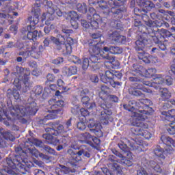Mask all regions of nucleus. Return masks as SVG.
Here are the masks:
<instances>
[{
	"label": "nucleus",
	"mask_w": 175,
	"mask_h": 175,
	"mask_svg": "<svg viewBox=\"0 0 175 175\" xmlns=\"http://www.w3.org/2000/svg\"><path fill=\"white\" fill-rule=\"evenodd\" d=\"M28 151L29 154H31L32 157H35V158H38V157L40 155V153H39V150H38L36 148L33 146L28 148Z\"/></svg>",
	"instance_id": "nucleus-48"
},
{
	"label": "nucleus",
	"mask_w": 175,
	"mask_h": 175,
	"mask_svg": "<svg viewBox=\"0 0 175 175\" xmlns=\"http://www.w3.org/2000/svg\"><path fill=\"white\" fill-rule=\"evenodd\" d=\"M64 62V57H59L52 60V64L54 65H59Z\"/></svg>",
	"instance_id": "nucleus-58"
},
{
	"label": "nucleus",
	"mask_w": 175,
	"mask_h": 175,
	"mask_svg": "<svg viewBox=\"0 0 175 175\" xmlns=\"http://www.w3.org/2000/svg\"><path fill=\"white\" fill-rule=\"evenodd\" d=\"M112 106L111 103H107V101L100 105L101 109H103L100 116V121L103 125H107V124H109L110 116L113 114V111L110 109Z\"/></svg>",
	"instance_id": "nucleus-14"
},
{
	"label": "nucleus",
	"mask_w": 175,
	"mask_h": 175,
	"mask_svg": "<svg viewBox=\"0 0 175 175\" xmlns=\"http://www.w3.org/2000/svg\"><path fill=\"white\" fill-rule=\"evenodd\" d=\"M124 109L125 110H128V111H131L133 113L132 117H133V121H136V120H144V116L142 113H139V110L140 109V104L139 101L136 100H130L128 104H124L123 105Z\"/></svg>",
	"instance_id": "nucleus-13"
},
{
	"label": "nucleus",
	"mask_w": 175,
	"mask_h": 175,
	"mask_svg": "<svg viewBox=\"0 0 175 175\" xmlns=\"http://www.w3.org/2000/svg\"><path fill=\"white\" fill-rule=\"evenodd\" d=\"M99 144H100V139L96 137L92 136L89 146H91V147H98Z\"/></svg>",
	"instance_id": "nucleus-44"
},
{
	"label": "nucleus",
	"mask_w": 175,
	"mask_h": 175,
	"mask_svg": "<svg viewBox=\"0 0 175 175\" xmlns=\"http://www.w3.org/2000/svg\"><path fill=\"white\" fill-rule=\"evenodd\" d=\"M67 76H73L77 73V67L76 66H70L66 69Z\"/></svg>",
	"instance_id": "nucleus-47"
},
{
	"label": "nucleus",
	"mask_w": 175,
	"mask_h": 175,
	"mask_svg": "<svg viewBox=\"0 0 175 175\" xmlns=\"http://www.w3.org/2000/svg\"><path fill=\"white\" fill-rule=\"evenodd\" d=\"M22 47L20 48L21 50H25V51H21L18 53V55H22L23 57H32V58H35L36 59H38L42 57V54L43 53V46L40 45L39 46H36L35 45L30 46L27 42L21 44Z\"/></svg>",
	"instance_id": "nucleus-10"
},
{
	"label": "nucleus",
	"mask_w": 175,
	"mask_h": 175,
	"mask_svg": "<svg viewBox=\"0 0 175 175\" xmlns=\"http://www.w3.org/2000/svg\"><path fill=\"white\" fill-rule=\"evenodd\" d=\"M139 36V40L135 42V50L137 51H142L144 47H146V44H147V42L148 40H152V35H151V31L149 29V32L146 33H137Z\"/></svg>",
	"instance_id": "nucleus-15"
},
{
	"label": "nucleus",
	"mask_w": 175,
	"mask_h": 175,
	"mask_svg": "<svg viewBox=\"0 0 175 175\" xmlns=\"http://www.w3.org/2000/svg\"><path fill=\"white\" fill-rule=\"evenodd\" d=\"M157 73V69L155 68H148L146 69L144 68V74H142V77H148V79H150V77H152Z\"/></svg>",
	"instance_id": "nucleus-42"
},
{
	"label": "nucleus",
	"mask_w": 175,
	"mask_h": 175,
	"mask_svg": "<svg viewBox=\"0 0 175 175\" xmlns=\"http://www.w3.org/2000/svg\"><path fill=\"white\" fill-rule=\"evenodd\" d=\"M55 170H58V172H60V173H62L63 174H69V173H70V170H69V168L61 164L57 165Z\"/></svg>",
	"instance_id": "nucleus-43"
},
{
	"label": "nucleus",
	"mask_w": 175,
	"mask_h": 175,
	"mask_svg": "<svg viewBox=\"0 0 175 175\" xmlns=\"http://www.w3.org/2000/svg\"><path fill=\"white\" fill-rule=\"evenodd\" d=\"M103 51L105 53H110V54H113L114 55H117L118 54H122L123 49L120 46H105L103 48Z\"/></svg>",
	"instance_id": "nucleus-28"
},
{
	"label": "nucleus",
	"mask_w": 175,
	"mask_h": 175,
	"mask_svg": "<svg viewBox=\"0 0 175 175\" xmlns=\"http://www.w3.org/2000/svg\"><path fill=\"white\" fill-rule=\"evenodd\" d=\"M167 131L170 135H175V129L174 127H172L170 124H169V127Z\"/></svg>",
	"instance_id": "nucleus-64"
},
{
	"label": "nucleus",
	"mask_w": 175,
	"mask_h": 175,
	"mask_svg": "<svg viewBox=\"0 0 175 175\" xmlns=\"http://www.w3.org/2000/svg\"><path fill=\"white\" fill-rule=\"evenodd\" d=\"M55 80V77L53 74L49 73L46 75V83H54Z\"/></svg>",
	"instance_id": "nucleus-57"
},
{
	"label": "nucleus",
	"mask_w": 175,
	"mask_h": 175,
	"mask_svg": "<svg viewBox=\"0 0 175 175\" xmlns=\"http://www.w3.org/2000/svg\"><path fill=\"white\" fill-rule=\"evenodd\" d=\"M89 53L91 61H97L100 64L102 59H108L113 68H118L120 62L116 60V57L109 55H103L100 53L99 41H89Z\"/></svg>",
	"instance_id": "nucleus-4"
},
{
	"label": "nucleus",
	"mask_w": 175,
	"mask_h": 175,
	"mask_svg": "<svg viewBox=\"0 0 175 175\" xmlns=\"http://www.w3.org/2000/svg\"><path fill=\"white\" fill-rule=\"evenodd\" d=\"M93 18V21H98V23H101L103 25H106V23L103 22L102 21V18H100V16L98 14H94V15L92 16Z\"/></svg>",
	"instance_id": "nucleus-54"
},
{
	"label": "nucleus",
	"mask_w": 175,
	"mask_h": 175,
	"mask_svg": "<svg viewBox=\"0 0 175 175\" xmlns=\"http://www.w3.org/2000/svg\"><path fill=\"white\" fill-rule=\"evenodd\" d=\"M79 139L81 143H85L86 144H90L91 139H92V135L88 132H85L79 135Z\"/></svg>",
	"instance_id": "nucleus-34"
},
{
	"label": "nucleus",
	"mask_w": 175,
	"mask_h": 175,
	"mask_svg": "<svg viewBox=\"0 0 175 175\" xmlns=\"http://www.w3.org/2000/svg\"><path fill=\"white\" fill-rule=\"evenodd\" d=\"M98 10L100 14H105V16H112L116 17L118 20H114L115 27L116 29H121L122 25L120 18H122V10L120 8V6H122L121 3H116L114 0H108V3L106 1L101 0L98 2Z\"/></svg>",
	"instance_id": "nucleus-2"
},
{
	"label": "nucleus",
	"mask_w": 175,
	"mask_h": 175,
	"mask_svg": "<svg viewBox=\"0 0 175 175\" xmlns=\"http://www.w3.org/2000/svg\"><path fill=\"white\" fill-rule=\"evenodd\" d=\"M99 62L97 61H92L90 57L85 58L83 62L82 68L83 70H86L88 68H92V70H98L100 68Z\"/></svg>",
	"instance_id": "nucleus-21"
},
{
	"label": "nucleus",
	"mask_w": 175,
	"mask_h": 175,
	"mask_svg": "<svg viewBox=\"0 0 175 175\" xmlns=\"http://www.w3.org/2000/svg\"><path fill=\"white\" fill-rule=\"evenodd\" d=\"M94 133L97 136V137H102L103 136V132H102V126H96L95 129H93Z\"/></svg>",
	"instance_id": "nucleus-49"
},
{
	"label": "nucleus",
	"mask_w": 175,
	"mask_h": 175,
	"mask_svg": "<svg viewBox=\"0 0 175 175\" xmlns=\"http://www.w3.org/2000/svg\"><path fill=\"white\" fill-rule=\"evenodd\" d=\"M119 148L122 150V151H124V152L129 151V148H128V146L125 144L124 142H120L118 144Z\"/></svg>",
	"instance_id": "nucleus-56"
},
{
	"label": "nucleus",
	"mask_w": 175,
	"mask_h": 175,
	"mask_svg": "<svg viewBox=\"0 0 175 175\" xmlns=\"http://www.w3.org/2000/svg\"><path fill=\"white\" fill-rule=\"evenodd\" d=\"M155 8V4L151 1H145L143 3V12L144 13H148L152 9Z\"/></svg>",
	"instance_id": "nucleus-37"
},
{
	"label": "nucleus",
	"mask_w": 175,
	"mask_h": 175,
	"mask_svg": "<svg viewBox=\"0 0 175 175\" xmlns=\"http://www.w3.org/2000/svg\"><path fill=\"white\" fill-rule=\"evenodd\" d=\"M88 95H90V90L88 89H83L81 92L80 96L81 97V103L88 110H92V109L96 107V104H95L94 102L90 103L91 99Z\"/></svg>",
	"instance_id": "nucleus-17"
},
{
	"label": "nucleus",
	"mask_w": 175,
	"mask_h": 175,
	"mask_svg": "<svg viewBox=\"0 0 175 175\" xmlns=\"http://www.w3.org/2000/svg\"><path fill=\"white\" fill-rule=\"evenodd\" d=\"M112 40H114V42H116L117 43H121L122 44H124L125 42H126V38L124 36H120V33L117 31H113L111 34Z\"/></svg>",
	"instance_id": "nucleus-31"
},
{
	"label": "nucleus",
	"mask_w": 175,
	"mask_h": 175,
	"mask_svg": "<svg viewBox=\"0 0 175 175\" xmlns=\"http://www.w3.org/2000/svg\"><path fill=\"white\" fill-rule=\"evenodd\" d=\"M77 10L80 13H83V14H85V13H87V4H85V3H78L77 5Z\"/></svg>",
	"instance_id": "nucleus-46"
},
{
	"label": "nucleus",
	"mask_w": 175,
	"mask_h": 175,
	"mask_svg": "<svg viewBox=\"0 0 175 175\" xmlns=\"http://www.w3.org/2000/svg\"><path fill=\"white\" fill-rule=\"evenodd\" d=\"M90 29H99L100 27H102L103 25V23H101L100 22L96 21H90Z\"/></svg>",
	"instance_id": "nucleus-45"
},
{
	"label": "nucleus",
	"mask_w": 175,
	"mask_h": 175,
	"mask_svg": "<svg viewBox=\"0 0 175 175\" xmlns=\"http://www.w3.org/2000/svg\"><path fill=\"white\" fill-rule=\"evenodd\" d=\"M164 80V83H165L167 85H172L173 84V79L170 76L166 77Z\"/></svg>",
	"instance_id": "nucleus-62"
},
{
	"label": "nucleus",
	"mask_w": 175,
	"mask_h": 175,
	"mask_svg": "<svg viewBox=\"0 0 175 175\" xmlns=\"http://www.w3.org/2000/svg\"><path fill=\"white\" fill-rule=\"evenodd\" d=\"M64 105L65 103L62 100H57L55 98L49 100L46 112L50 113L44 116V121L57 118V114H62V107H64Z\"/></svg>",
	"instance_id": "nucleus-7"
},
{
	"label": "nucleus",
	"mask_w": 175,
	"mask_h": 175,
	"mask_svg": "<svg viewBox=\"0 0 175 175\" xmlns=\"http://www.w3.org/2000/svg\"><path fill=\"white\" fill-rule=\"evenodd\" d=\"M143 121L144 120L133 121L132 124L135 127H133L131 131L136 136H143L144 139L149 140V139H151L152 134L147 131L148 129V124L144 123Z\"/></svg>",
	"instance_id": "nucleus-11"
},
{
	"label": "nucleus",
	"mask_w": 175,
	"mask_h": 175,
	"mask_svg": "<svg viewBox=\"0 0 175 175\" xmlns=\"http://www.w3.org/2000/svg\"><path fill=\"white\" fill-rule=\"evenodd\" d=\"M42 137L46 140L48 144H52L53 146H58V144L66 146V144H68V136L66 135L62 136L59 139L49 134H44Z\"/></svg>",
	"instance_id": "nucleus-16"
},
{
	"label": "nucleus",
	"mask_w": 175,
	"mask_h": 175,
	"mask_svg": "<svg viewBox=\"0 0 175 175\" xmlns=\"http://www.w3.org/2000/svg\"><path fill=\"white\" fill-rule=\"evenodd\" d=\"M143 13H144V11H143V8L142 9H139L138 8H134V14H135V16H138V17H140Z\"/></svg>",
	"instance_id": "nucleus-59"
},
{
	"label": "nucleus",
	"mask_w": 175,
	"mask_h": 175,
	"mask_svg": "<svg viewBox=\"0 0 175 175\" xmlns=\"http://www.w3.org/2000/svg\"><path fill=\"white\" fill-rule=\"evenodd\" d=\"M139 113H142V114H151L154 113V109L152 107L148 106V108H144V109H141L138 111Z\"/></svg>",
	"instance_id": "nucleus-52"
},
{
	"label": "nucleus",
	"mask_w": 175,
	"mask_h": 175,
	"mask_svg": "<svg viewBox=\"0 0 175 175\" xmlns=\"http://www.w3.org/2000/svg\"><path fill=\"white\" fill-rule=\"evenodd\" d=\"M117 77L118 79H121L122 77V74L117 71H105V75L101 77V81L105 84H109L113 88L121 85V83L114 81V79Z\"/></svg>",
	"instance_id": "nucleus-12"
},
{
	"label": "nucleus",
	"mask_w": 175,
	"mask_h": 175,
	"mask_svg": "<svg viewBox=\"0 0 175 175\" xmlns=\"http://www.w3.org/2000/svg\"><path fill=\"white\" fill-rule=\"evenodd\" d=\"M161 114L167 121H172V120L175 121V109H171L168 111H163Z\"/></svg>",
	"instance_id": "nucleus-33"
},
{
	"label": "nucleus",
	"mask_w": 175,
	"mask_h": 175,
	"mask_svg": "<svg viewBox=\"0 0 175 175\" xmlns=\"http://www.w3.org/2000/svg\"><path fill=\"white\" fill-rule=\"evenodd\" d=\"M77 128L79 131H84L87 128V124H85V120L80 121L77 124Z\"/></svg>",
	"instance_id": "nucleus-53"
},
{
	"label": "nucleus",
	"mask_w": 175,
	"mask_h": 175,
	"mask_svg": "<svg viewBox=\"0 0 175 175\" xmlns=\"http://www.w3.org/2000/svg\"><path fill=\"white\" fill-rule=\"evenodd\" d=\"M57 83L58 87H59V90H62L63 92H68V91H69V88L65 87V82H64L62 79H58Z\"/></svg>",
	"instance_id": "nucleus-50"
},
{
	"label": "nucleus",
	"mask_w": 175,
	"mask_h": 175,
	"mask_svg": "<svg viewBox=\"0 0 175 175\" xmlns=\"http://www.w3.org/2000/svg\"><path fill=\"white\" fill-rule=\"evenodd\" d=\"M138 58L143 61L145 64H158V57L152 56L148 53H138Z\"/></svg>",
	"instance_id": "nucleus-20"
},
{
	"label": "nucleus",
	"mask_w": 175,
	"mask_h": 175,
	"mask_svg": "<svg viewBox=\"0 0 175 175\" xmlns=\"http://www.w3.org/2000/svg\"><path fill=\"white\" fill-rule=\"evenodd\" d=\"M151 31L150 35H152L153 37L156 36L159 38L163 39V40H165V38L167 39H169V38H173L174 36V33H172V32L165 29H158V27H155L154 29H150Z\"/></svg>",
	"instance_id": "nucleus-18"
},
{
	"label": "nucleus",
	"mask_w": 175,
	"mask_h": 175,
	"mask_svg": "<svg viewBox=\"0 0 175 175\" xmlns=\"http://www.w3.org/2000/svg\"><path fill=\"white\" fill-rule=\"evenodd\" d=\"M51 127H47L45 129V131L47 132L45 135H51V136H59L61 133H66L70 131V126H72V118L68 119L64 125L59 124L58 122L51 123Z\"/></svg>",
	"instance_id": "nucleus-9"
},
{
	"label": "nucleus",
	"mask_w": 175,
	"mask_h": 175,
	"mask_svg": "<svg viewBox=\"0 0 175 175\" xmlns=\"http://www.w3.org/2000/svg\"><path fill=\"white\" fill-rule=\"evenodd\" d=\"M68 16L70 18V23L74 28V29H77L79 28V24L77 23V20H80V16L75 11H70L68 12Z\"/></svg>",
	"instance_id": "nucleus-25"
},
{
	"label": "nucleus",
	"mask_w": 175,
	"mask_h": 175,
	"mask_svg": "<svg viewBox=\"0 0 175 175\" xmlns=\"http://www.w3.org/2000/svg\"><path fill=\"white\" fill-rule=\"evenodd\" d=\"M16 154L13 155L12 157L7 158L6 162L8 167L13 170L16 167L23 166L22 163H25V155L27 153L23 150V148L18 146L15 148Z\"/></svg>",
	"instance_id": "nucleus-8"
},
{
	"label": "nucleus",
	"mask_w": 175,
	"mask_h": 175,
	"mask_svg": "<svg viewBox=\"0 0 175 175\" xmlns=\"http://www.w3.org/2000/svg\"><path fill=\"white\" fill-rule=\"evenodd\" d=\"M33 166L32 163L30 164H25V165H21L19 167V174L29 175V169Z\"/></svg>",
	"instance_id": "nucleus-36"
},
{
	"label": "nucleus",
	"mask_w": 175,
	"mask_h": 175,
	"mask_svg": "<svg viewBox=\"0 0 175 175\" xmlns=\"http://www.w3.org/2000/svg\"><path fill=\"white\" fill-rule=\"evenodd\" d=\"M159 90L160 92V96L163 102H166V100H169V99L172 98V93L169 92L167 88H160Z\"/></svg>",
	"instance_id": "nucleus-29"
},
{
	"label": "nucleus",
	"mask_w": 175,
	"mask_h": 175,
	"mask_svg": "<svg viewBox=\"0 0 175 175\" xmlns=\"http://www.w3.org/2000/svg\"><path fill=\"white\" fill-rule=\"evenodd\" d=\"M32 144H33V146H36V147H42V148H44V150H45V151H46V152H49V154H53V155L54 154H55V150L51 148V147L47 145H43V142H42V141L39 139H33Z\"/></svg>",
	"instance_id": "nucleus-24"
},
{
	"label": "nucleus",
	"mask_w": 175,
	"mask_h": 175,
	"mask_svg": "<svg viewBox=\"0 0 175 175\" xmlns=\"http://www.w3.org/2000/svg\"><path fill=\"white\" fill-rule=\"evenodd\" d=\"M46 5L49 8L47 13H43L42 15V21H44V20H47V17H51L50 20H54L53 14L55 13V10L53 9V2L47 1Z\"/></svg>",
	"instance_id": "nucleus-23"
},
{
	"label": "nucleus",
	"mask_w": 175,
	"mask_h": 175,
	"mask_svg": "<svg viewBox=\"0 0 175 175\" xmlns=\"http://www.w3.org/2000/svg\"><path fill=\"white\" fill-rule=\"evenodd\" d=\"M31 96L27 100V105L26 107L21 105H15L10 107V114L14 117V120H18L21 124H27L28 120L24 118L25 116H35L39 109L36 103V98L43 94V87L37 85L33 88L31 91Z\"/></svg>",
	"instance_id": "nucleus-1"
},
{
	"label": "nucleus",
	"mask_w": 175,
	"mask_h": 175,
	"mask_svg": "<svg viewBox=\"0 0 175 175\" xmlns=\"http://www.w3.org/2000/svg\"><path fill=\"white\" fill-rule=\"evenodd\" d=\"M152 40L155 43V44H158L159 50H161L162 51H165L166 50V45L163 43V40L162 38H159L154 36L152 37Z\"/></svg>",
	"instance_id": "nucleus-32"
},
{
	"label": "nucleus",
	"mask_w": 175,
	"mask_h": 175,
	"mask_svg": "<svg viewBox=\"0 0 175 175\" xmlns=\"http://www.w3.org/2000/svg\"><path fill=\"white\" fill-rule=\"evenodd\" d=\"M70 59H71L72 62H73L74 64H80V62H81V61L80 60L79 57L75 56V55H71Z\"/></svg>",
	"instance_id": "nucleus-61"
},
{
	"label": "nucleus",
	"mask_w": 175,
	"mask_h": 175,
	"mask_svg": "<svg viewBox=\"0 0 175 175\" xmlns=\"http://www.w3.org/2000/svg\"><path fill=\"white\" fill-rule=\"evenodd\" d=\"M139 109H148V106H152V101L150 99H143L139 101Z\"/></svg>",
	"instance_id": "nucleus-40"
},
{
	"label": "nucleus",
	"mask_w": 175,
	"mask_h": 175,
	"mask_svg": "<svg viewBox=\"0 0 175 175\" xmlns=\"http://www.w3.org/2000/svg\"><path fill=\"white\" fill-rule=\"evenodd\" d=\"M102 37V34L99 33H94L92 34V40H90V42H99L100 41V38Z\"/></svg>",
	"instance_id": "nucleus-51"
},
{
	"label": "nucleus",
	"mask_w": 175,
	"mask_h": 175,
	"mask_svg": "<svg viewBox=\"0 0 175 175\" xmlns=\"http://www.w3.org/2000/svg\"><path fill=\"white\" fill-rule=\"evenodd\" d=\"M7 96L8 98H12V96H13L15 100H21L20 93L17 90H14L13 91H12L11 89H8L7 90Z\"/></svg>",
	"instance_id": "nucleus-35"
},
{
	"label": "nucleus",
	"mask_w": 175,
	"mask_h": 175,
	"mask_svg": "<svg viewBox=\"0 0 175 175\" xmlns=\"http://www.w3.org/2000/svg\"><path fill=\"white\" fill-rule=\"evenodd\" d=\"M164 83H165V79H163V77L161 75H157L155 76V78H154V81H153L154 88L155 90H159V88H161L160 85H161V84H163Z\"/></svg>",
	"instance_id": "nucleus-30"
},
{
	"label": "nucleus",
	"mask_w": 175,
	"mask_h": 175,
	"mask_svg": "<svg viewBox=\"0 0 175 175\" xmlns=\"http://www.w3.org/2000/svg\"><path fill=\"white\" fill-rule=\"evenodd\" d=\"M160 140L163 144L165 146H169L171 144L173 147H175V140L172 139V137H167L166 135H162L160 138Z\"/></svg>",
	"instance_id": "nucleus-38"
},
{
	"label": "nucleus",
	"mask_w": 175,
	"mask_h": 175,
	"mask_svg": "<svg viewBox=\"0 0 175 175\" xmlns=\"http://www.w3.org/2000/svg\"><path fill=\"white\" fill-rule=\"evenodd\" d=\"M36 3L34 4V7L31 10L33 16L28 18V21H29L30 25L27 27L28 31L27 39L33 42H36L38 39V31L34 29L36 28V25L39 23V16H40V7L41 6L40 0H36Z\"/></svg>",
	"instance_id": "nucleus-5"
},
{
	"label": "nucleus",
	"mask_w": 175,
	"mask_h": 175,
	"mask_svg": "<svg viewBox=\"0 0 175 175\" xmlns=\"http://www.w3.org/2000/svg\"><path fill=\"white\" fill-rule=\"evenodd\" d=\"M80 113L82 117H87L90 116V111H88V109H86L85 108H81L80 109Z\"/></svg>",
	"instance_id": "nucleus-60"
},
{
	"label": "nucleus",
	"mask_w": 175,
	"mask_h": 175,
	"mask_svg": "<svg viewBox=\"0 0 175 175\" xmlns=\"http://www.w3.org/2000/svg\"><path fill=\"white\" fill-rule=\"evenodd\" d=\"M5 140H14V138L9 132L0 131V148H5L6 147L7 144Z\"/></svg>",
	"instance_id": "nucleus-22"
},
{
	"label": "nucleus",
	"mask_w": 175,
	"mask_h": 175,
	"mask_svg": "<svg viewBox=\"0 0 175 175\" xmlns=\"http://www.w3.org/2000/svg\"><path fill=\"white\" fill-rule=\"evenodd\" d=\"M133 72H135L138 76H143L144 73V67L139 64H133Z\"/></svg>",
	"instance_id": "nucleus-41"
},
{
	"label": "nucleus",
	"mask_w": 175,
	"mask_h": 175,
	"mask_svg": "<svg viewBox=\"0 0 175 175\" xmlns=\"http://www.w3.org/2000/svg\"><path fill=\"white\" fill-rule=\"evenodd\" d=\"M165 152V149L161 148L159 146H157L153 149V153L156 157H158L159 158H161V159H165V155L163 154Z\"/></svg>",
	"instance_id": "nucleus-39"
},
{
	"label": "nucleus",
	"mask_w": 175,
	"mask_h": 175,
	"mask_svg": "<svg viewBox=\"0 0 175 175\" xmlns=\"http://www.w3.org/2000/svg\"><path fill=\"white\" fill-rule=\"evenodd\" d=\"M134 27L136 30V33H143L147 32V27L142 24V21L139 18L134 20Z\"/></svg>",
	"instance_id": "nucleus-26"
},
{
	"label": "nucleus",
	"mask_w": 175,
	"mask_h": 175,
	"mask_svg": "<svg viewBox=\"0 0 175 175\" xmlns=\"http://www.w3.org/2000/svg\"><path fill=\"white\" fill-rule=\"evenodd\" d=\"M139 18H141V19L143 20V21H144L145 24L147 25V32H150V29L154 31L156 27H162V23H158V21H152L150 20V16L147 15V13H142Z\"/></svg>",
	"instance_id": "nucleus-19"
},
{
	"label": "nucleus",
	"mask_w": 175,
	"mask_h": 175,
	"mask_svg": "<svg viewBox=\"0 0 175 175\" xmlns=\"http://www.w3.org/2000/svg\"><path fill=\"white\" fill-rule=\"evenodd\" d=\"M33 174L34 175H46V173H44V172H43V170H39V169L34 170L33 171Z\"/></svg>",
	"instance_id": "nucleus-63"
},
{
	"label": "nucleus",
	"mask_w": 175,
	"mask_h": 175,
	"mask_svg": "<svg viewBox=\"0 0 175 175\" xmlns=\"http://www.w3.org/2000/svg\"><path fill=\"white\" fill-rule=\"evenodd\" d=\"M14 75L17 77H21L20 79L16 78L14 81V85L16 87L17 90H20L21 88V82L23 84V88L25 90L24 92H27V91H29L31 88L32 87V81H31V70L27 68L20 67L16 66L15 67V72Z\"/></svg>",
	"instance_id": "nucleus-6"
},
{
	"label": "nucleus",
	"mask_w": 175,
	"mask_h": 175,
	"mask_svg": "<svg viewBox=\"0 0 175 175\" xmlns=\"http://www.w3.org/2000/svg\"><path fill=\"white\" fill-rule=\"evenodd\" d=\"M62 32L65 34L64 36L66 38V42L60 41L58 38L51 36L44 39L43 42L44 46L49 47L50 42H53L57 46L59 51L62 53L63 55H69L72 54V51H73L72 46L75 44V40L70 37V33H73V30L63 29Z\"/></svg>",
	"instance_id": "nucleus-3"
},
{
	"label": "nucleus",
	"mask_w": 175,
	"mask_h": 175,
	"mask_svg": "<svg viewBox=\"0 0 175 175\" xmlns=\"http://www.w3.org/2000/svg\"><path fill=\"white\" fill-rule=\"evenodd\" d=\"M122 163L123 165H124L125 166H132L133 163H132V160L129 159H126L125 157L122 156Z\"/></svg>",
	"instance_id": "nucleus-55"
},
{
	"label": "nucleus",
	"mask_w": 175,
	"mask_h": 175,
	"mask_svg": "<svg viewBox=\"0 0 175 175\" xmlns=\"http://www.w3.org/2000/svg\"><path fill=\"white\" fill-rule=\"evenodd\" d=\"M140 90H143V85L135 83L134 85V88L130 89L129 92L134 96H144V94L142 91H140Z\"/></svg>",
	"instance_id": "nucleus-27"
}]
</instances>
